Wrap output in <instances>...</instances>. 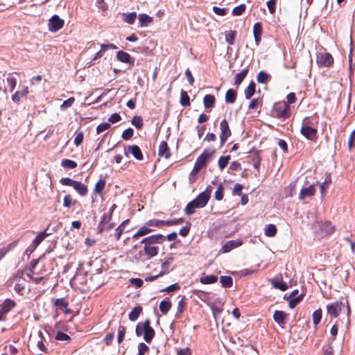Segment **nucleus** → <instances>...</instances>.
<instances>
[{"mask_svg": "<svg viewBox=\"0 0 355 355\" xmlns=\"http://www.w3.org/2000/svg\"><path fill=\"white\" fill-rule=\"evenodd\" d=\"M165 241V236L161 234L150 235L142 239L141 243L144 248L141 250L135 258L138 261H147L157 256L159 251L157 244H162Z\"/></svg>", "mask_w": 355, "mask_h": 355, "instance_id": "1", "label": "nucleus"}, {"mask_svg": "<svg viewBox=\"0 0 355 355\" xmlns=\"http://www.w3.org/2000/svg\"><path fill=\"white\" fill-rule=\"evenodd\" d=\"M211 193V188L207 187L203 192L199 193L195 199L187 205L184 209L185 214L191 216L195 213L196 209L205 207L210 199Z\"/></svg>", "mask_w": 355, "mask_h": 355, "instance_id": "2", "label": "nucleus"}, {"mask_svg": "<svg viewBox=\"0 0 355 355\" xmlns=\"http://www.w3.org/2000/svg\"><path fill=\"white\" fill-rule=\"evenodd\" d=\"M150 324V320L146 319L144 322H139L135 329L136 335L137 336H143L144 340L148 343H150L155 336V331Z\"/></svg>", "mask_w": 355, "mask_h": 355, "instance_id": "3", "label": "nucleus"}, {"mask_svg": "<svg viewBox=\"0 0 355 355\" xmlns=\"http://www.w3.org/2000/svg\"><path fill=\"white\" fill-rule=\"evenodd\" d=\"M270 116L278 119H287L291 116V106L285 101L277 102L271 109Z\"/></svg>", "mask_w": 355, "mask_h": 355, "instance_id": "4", "label": "nucleus"}, {"mask_svg": "<svg viewBox=\"0 0 355 355\" xmlns=\"http://www.w3.org/2000/svg\"><path fill=\"white\" fill-rule=\"evenodd\" d=\"M60 182L64 186L72 187L80 196H85L88 193L87 186L81 182L73 180L69 178H62Z\"/></svg>", "mask_w": 355, "mask_h": 355, "instance_id": "5", "label": "nucleus"}, {"mask_svg": "<svg viewBox=\"0 0 355 355\" xmlns=\"http://www.w3.org/2000/svg\"><path fill=\"white\" fill-rule=\"evenodd\" d=\"M311 122L309 117L303 119L300 132L302 135L309 140H314L316 138L318 130L311 127Z\"/></svg>", "mask_w": 355, "mask_h": 355, "instance_id": "6", "label": "nucleus"}, {"mask_svg": "<svg viewBox=\"0 0 355 355\" xmlns=\"http://www.w3.org/2000/svg\"><path fill=\"white\" fill-rule=\"evenodd\" d=\"M215 152L216 150L214 148H209L205 149L203 153L197 158L195 164L202 168L207 165Z\"/></svg>", "mask_w": 355, "mask_h": 355, "instance_id": "7", "label": "nucleus"}, {"mask_svg": "<svg viewBox=\"0 0 355 355\" xmlns=\"http://www.w3.org/2000/svg\"><path fill=\"white\" fill-rule=\"evenodd\" d=\"M316 62L319 67H330L334 64V58L328 52L319 53L316 56Z\"/></svg>", "mask_w": 355, "mask_h": 355, "instance_id": "8", "label": "nucleus"}, {"mask_svg": "<svg viewBox=\"0 0 355 355\" xmlns=\"http://www.w3.org/2000/svg\"><path fill=\"white\" fill-rule=\"evenodd\" d=\"M345 308V304L340 301H336L327 306V314L331 318H337L342 309Z\"/></svg>", "mask_w": 355, "mask_h": 355, "instance_id": "9", "label": "nucleus"}, {"mask_svg": "<svg viewBox=\"0 0 355 355\" xmlns=\"http://www.w3.org/2000/svg\"><path fill=\"white\" fill-rule=\"evenodd\" d=\"M220 146H223L226 142L227 138L232 135V131L230 128L229 123L226 119H223L220 121Z\"/></svg>", "mask_w": 355, "mask_h": 355, "instance_id": "10", "label": "nucleus"}, {"mask_svg": "<svg viewBox=\"0 0 355 355\" xmlns=\"http://www.w3.org/2000/svg\"><path fill=\"white\" fill-rule=\"evenodd\" d=\"M111 218H112V212H110V215L103 214L101 216V221L98 226L99 232H103V231L110 230L114 227V223L110 222L111 220Z\"/></svg>", "mask_w": 355, "mask_h": 355, "instance_id": "11", "label": "nucleus"}, {"mask_svg": "<svg viewBox=\"0 0 355 355\" xmlns=\"http://www.w3.org/2000/svg\"><path fill=\"white\" fill-rule=\"evenodd\" d=\"M64 26V20L58 15H55L51 17L49 22V29L52 32H56L60 30Z\"/></svg>", "mask_w": 355, "mask_h": 355, "instance_id": "12", "label": "nucleus"}, {"mask_svg": "<svg viewBox=\"0 0 355 355\" xmlns=\"http://www.w3.org/2000/svg\"><path fill=\"white\" fill-rule=\"evenodd\" d=\"M242 244L243 241L241 239L228 241L222 246L220 252L223 254L227 253Z\"/></svg>", "mask_w": 355, "mask_h": 355, "instance_id": "13", "label": "nucleus"}, {"mask_svg": "<svg viewBox=\"0 0 355 355\" xmlns=\"http://www.w3.org/2000/svg\"><path fill=\"white\" fill-rule=\"evenodd\" d=\"M315 188L314 184H311L308 187H304L300 190L299 199L304 200L306 198L313 196L315 193Z\"/></svg>", "mask_w": 355, "mask_h": 355, "instance_id": "14", "label": "nucleus"}, {"mask_svg": "<svg viewBox=\"0 0 355 355\" xmlns=\"http://www.w3.org/2000/svg\"><path fill=\"white\" fill-rule=\"evenodd\" d=\"M250 69V64H247L245 67L241 71V72L237 73L234 77V85L239 87L241 83L243 81L245 78L246 77Z\"/></svg>", "mask_w": 355, "mask_h": 355, "instance_id": "15", "label": "nucleus"}, {"mask_svg": "<svg viewBox=\"0 0 355 355\" xmlns=\"http://www.w3.org/2000/svg\"><path fill=\"white\" fill-rule=\"evenodd\" d=\"M158 155L165 159H168L171 157L170 148L165 141H161L159 145Z\"/></svg>", "mask_w": 355, "mask_h": 355, "instance_id": "16", "label": "nucleus"}, {"mask_svg": "<svg viewBox=\"0 0 355 355\" xmlns=\"http://www.w3.org/2000/svg\"><path fill=\"white\" fill-rule=\"evenodd\" d=\"M116 58L119 61L123 63L130 64L131 65L134 64V61L132 60L130 55L123 51H119L116 53Z\"/></svg>", "mask_w": 355, "mask_h": 355, "instance_id": "17", "label": "nucleus"}, {"mask_svg": "<svg viewBox=\"0 0 355 355\" xmlns=\"http://www.w3.org/2000/svg\"><path fill=\"white\" fill-rule=\"evenodd\" d=\"M128 151L137 160H142L144 158L143 153L140 148L137 145H130L128 147Z\"/></svg>", "mask_w": 355, "mask_h": 355, "instance_id": "18", "label": "nucleus"}, {"mask_svg": "<svg viewBox=\"0 0 355 355\" xmlns=\"http://www.w3.org/2000/svg\"><path fill=\"white\" fill-rule=\"evenodd\" d=\"M153 231H154V230L150 228V227L148 225H146V223H145L144 225L141 227L137 230V232L133 234L132 238L134 239H138L139 237L147 235V234H150V232H152Z\"/></svg>", "mask_w": 355, "mask_h": 355, "instance_id": "19", "label": "nucleus"}, {"mask_svg": "<svg viewBox=\"0 0 355 355\" xmlns=\"http://www.w3.org/2000/svg\"><path fill=\"white\" fill-rule=\"evenodd\" d=\"M51 234L52 232H49V226H48L43 232L37 234V236L34 239L33 244L35 246H37L46 237L51 235Z\"/></svg>", "mask_w": 355, "mask_h": 355, "instance_id": "20", "label": "nucleus"}, {"mask_svg": "<svg viewBox=\"0 0 355 355\" xmlns=\"http://www.w3.org/2000/svg\"><path fill=\"white\" fill-rule=\"evenodd\" d=\"M286 313L283 311H275L273 314L274 320L280 326L286 324Z\"/></svg>", "mask_w": 355, "mask_h": 355, "instance_id": "21", "label": "nucleus"}, {"mask_svg": "<svg viewBox=\"0 0 355 355\" xmlns=\"http://www.w3.org/2000/svg\"><path fill=\"white\" fill-rule=\"evenodd\" d=\"M253 34L256 44L258 46L261 42L262 35V26L261 23H255L253 26Z\"/></svg>", "mask_w": 355, "mask_h": 355, "instance_id": "22", "label": "nucleus"}, {"mask_svg": "<svg viewBox=\"0 0 355 355\" xmlns=\"http://www.w3.org/2000/svg\"><path fill=\"white\" fill-rule=\"evenodd\" d=\"M16 302L11 299L5 300L3 303L0 305V308L3 310V312L6 314L9 313L15 306Z\"/></svg>", "mask_w": 355, "mask_h": 355, "instance_id": "23", "label": "nucleus"}, {"mask_svg": "<svg viewBox=\"0 0 355 355\" xmlns=\"http://www.w3.org/2000/svg\"><path fill=\"white\" fill-rule=\"evenodd\" d=\"M54 305L62 310L65 313L71 312L70 310L67 309L69 302L66 300L65 298L62 297L56 299L54 302Z\"/></svg>", "mask_w": 355, "mask_h": 355, "instance_id": "24", "label": "nucleus"}, {"mask_svg": "<svg viewBox=\"0 0 355 355\" xmlns=\"http://www.w3.org/2000/svg\"><path fill=\"white\" fill-rule=\"evenodd\" d=\"M304 297V294H300L297 297H286V295H284V299L288 302L289 307L294 309L301 301H302Z\"/></svg>", "mask_w": 355, "mask_h": 355, "instance_id": "25", "label": "nucleus"}, {"mask_svg": "<svg viewBox=\"0 0 355 355\" xmlns=\"http://www.w3.org/2000/svg\"><path fill=\"white\" fill-rule=\"evenodd\" d=\"M216 98L212 94H206L203 98V104L205 108H211L214 106Z\"/></svg>", "mask_w": 355, "mask_h": 355, "instance_id": "26", "label": "nucleus"}, {"mask_svg": "<svg viewBox=\"0 0 355 355\" xmlns=\"http://www.w3.org/2000/svg\"><path fill=\"white\" fill-rule=\"evenodd\" d=\"M250 157H251V159L252 162V165H253L254 168L257 171H259V167H260L261 160L260 155H259V152L257 150H255L254 152L252 153Z\"/></svg>", "mask_w": 355, "mask_h": 355, "instance_id": "27", "label": "nucleus"}, {"mask_svg": "<svg viewBox=\"0 0 355 355\" xmlns=\"http://www.w3.org/2000/svg\"><path fill=\"white\" fill-rule=\"evenodd\" d=\"M130 222L129 219H126L123 221L116 229L114 234V238L116 241H119L121 238V234H123L125 225L128 224Z\"/></svg>", "mask_w": 355, "mask_h": 355, "instance_id": "28", "label": "nucleus"}, {"mask_svg": "<svg viewBox=\"0 0 355 355\" xmlns=\"http://www.w3.org/2000/svg\"><path fill=\"white\" fill-rule=\"evenodd\" d=\"M17 241H15L9 244H8L6 246L0 249V261L6 256V254L10 252V250H13L17 245Z\"/></svg>", "mask_w": 355, "mask_h": 355, "instance_id": "29", "label": "nucleus"}, {"mask_svg": "<svg viewBox=\"0 0 355 355\" xmlns=\"http://www.w3.org/2000/svg\"><path fill=\"white\" fill-rule=\"evenodd\" d=\"M237 94L233 89H229L225 93V102L227 103L232 104L236 100Z\"/></svg>", "mask_w": 355, "mask_h": 355, "instance_id": "30", "label": "nucleus"}, {"mask_svg": "<svg viewBox=\"0 0 355 355\" xmlns=\"http://www.w3.org/2000/svg\"><path fill=\"white\" fill-rule=\"evenodd\" d=\"M142 307L141 306H137L132 309L128 315L129 320L131 321H135L139 318V315L142 312Z\"/></svg>", "mask_w": 355, "mask_h": 355, "instance_id": "31", "label": "nucleus"}, {"mask_svg": "<svg viewBox=\"0 0 355 355\" xmlns=\"http://www.w3.org/2000/svg\"><path fill=\"white\" fill-rule=\"evenodd\" d=\"M106 180L103 178H101L94 186V192L100 196L102 195L103 191L105 189Z\"/></svg>", "mask_w": 355, "mask_h": 355, "instance_id": "32", "label": "nucleus"}, {"mask_svg": "<svg viewBox=\"0 0 355 355\" xmlns=\"http://www.w3.org/2000/svg\"><path fill=\"white\" fill-rule=\"evenodd\" d=\"M172 306V303L168 299L162 300L159 303V310L162 314L166 315Z\"/></svg>", "mask_w": 355, "mask_h": 355, "instance_id": "33", "label": "nucleus"}, {"mask_svg": "<svg viewBox=\"0 0 355 355\" xmlns=\"http://www.w3.org/2000/svg\"><path fill=\"white\" fill-rule=\"evenodd\" d=\"M256 84L254 81H251L247 88L245 89L244 94L246 99H250L255 93Z\"/></svg>", "mask_w": 355, "mask_h": 355, "instance_id": "34", "label": "nucleus"}, {"mask_svg": "<svg viewBox=\"0 0 355 355\" xmlns=\"http://www.w3.org/2000/svg\"><path fill=\"white\" fill-rule=\"evenodd\" d=\"M277 227L273 224L268 225L264 230L265 235L268 237L275 236L277 234Z\"/></svg>", "mask_w": 355, "mask_h": 355, "instance_id": "35", "label": "nucleus"}, {"mask_svg": "<svg viewBox=\"0 0 355 355\" xmlns=\"http://www.w3.org/2000/svg\"><path fill=\"white\" fill-rule=\"evenodd\" d=\"M218 280V277L213 275H207L205 277H202L200 279V283L203 284H210L216 282Z\"/></svg>", "mask_w": 355, "mask_h": 355, "instance_id": "36", "label": "nucleus"}, {"mask_svg": "<svg viewBox=\"0 0 355 355\" xmlns=\"http://www.w3.org/2000/svg\"><path fill=\"white\" fill-rule=\"evenodd\" d=\"M236 36V31L234 30L225 32V40L230 45H233L234 44Z\"/></svg>", "mask_w": 355, "mask_h": 355, "instance_id": "37", "label": "nucleus"}, {"mask_svg": "<svg viewBox=\"0 0 355 355\" xmlns=\"http://www.w3.org/2000/svg\"><path fill=\"white\" fill-rule=\"evenodd\" d=\"M220 282L224 288H230L233 285V279L230 276H220Z\"/></svg>", "mask_w": 355, "mask_h": 355, "instance_id": "38", "label": "nucleus"}, {"mask_svg": "<svg viewBox=\"0 0 355 355\" xmlns=\"http://www.w3.org/2000/svg\"><path fill=\"white\" fill-rule=\"evenodd\" d=\"M180 104L183 107H187L191 105L190 98L187 92L182 90L180 93Z\"/></svg>", "mask_w": 355, "mask_h": 355, "instance_id": "39", "label": "nucleus"}, {"mask_svg": "<svg viewBox=\"0 0 355 355\" xmlns=\"http://www.w3.org/2000/svg\"><path fill=\"white\" fill-rule=\"evenodd\" d=\"M123 21L128 24H133L136 18H137V13L135 12H130V13H123Z\"/></svg>", "mask_w": 355, "mask_h": 355, "instance_id": "40", "label": "nucleus"}, {"mask_svg": "<svg viewBox=\"0 0 355 355\" xmlns=\"http://www.w3.org/2000/svg\"><path fill=\"white\" fill-rule=\"evenodd\" d=\"M139 20L141 26H146L153 21V18L146 14H140L139 15Z\"/></svg>", "mask_w": 355, "mask_h": 355, "instance_id": "41", "label": "nucleus"}, {"mask_svg": "<svg viewBox=\"0 0 355 355\" xmlns=\"http://www.w3.org/2000/svg\"><path fill=\"white\" fill-rule=\"evenodd\" d=\"M39 339L37 342V346L43 352H46L47 349L44 344V337L42 331H38Z\"/></svg>", "mask_w": 355, "mask_h": 355, "instance_id": "42", "label": "nucleus"}, {"mask_svg": "<svg viewBox=\"0 0 355 355\" xmlns=\"http://www.w3.org/2000/svg\"><path fill=\"white\" fill-rule=\"evenodd\" d=\"M61 166L66 168L73 169L77 166V163L71 159H64L61 162Z\"/></svg>", "mask_w": 355, "mask_h": 355, "instance_id": "43", "label": "nucleus"}, {"mask_svg": "<svg viewBox=\"0 0 355 355\" xmlns=\"http://www.w3.org/2000/svg\"><path fill=\"white\" fill-rule=\"evenodd\" d=\"M230 160V155L221 156L218 162V167L220 170H223L228 164Z\"/></svg>", "mask_w": 355, "mask_h": 355, "instance_id": "44", "label": "nucleus"}, {"mask_svg": "<svg viewBox=\"0 0 355 355\" xmlns=\"http://www.w3.org/2000/svg\"><path fill=\"white\" fill-rule=\"evenodd\" d=\"M270 78V75H268L266 72L263 71H261L259 72L257 80L259 83H266Z\"/></svg>", "mask_w": 355, "mask_h": 355, "instance_id": "45", "label": "nucleus"}, {"mask_svg": "<svg viewBox=\"0 0 355 355\" xmlns=\"http://www.w3.org/2000/svg\"><path fill=\"white\" fill-rule=\"evenodd\" d=\"M272 284L275 288L279 289L282 291H284L288 288L287 284L283 281L273 280Z\"/></svg>", "mask_w": 355, "mask_h": 355, "instance_id": "46", "label": "nucleus"}, {"mask_svg": "<svg viewBox=\"0 0 355 355\" xmlns=\"http://www.w3.org/2000/svg\"><path fill=\"white\" fill-rule=\"evenodd\" d=\"M76 202H77V201L76 200H73L70 195H66L64 197L63 206L64 207L69 208V207L75 205Z\"/></svg>", "mask_w": 355, "mask_h": 355, "instance_id": "47", "label": "nucleus"}, {"mask_svg": "<svg viewBox=\"0 0 355 355\" xmlns=\"http://www.w3.org/2000/svg\"><path fill=\"white\" fill-rule=\"evenodd\" d=\"M322 319V310L321 309L315 310L313 313V322L316 327Z\"/></svg>", "mask_w": 355, "mask_h": 355, "instance_id": "48", "label": "nucleus"}, {"mask_svg": "<svg viewBox=\"0 0 355 355\" xmlns=\"http://www.w3.org/2000/svg\"><path fill=\"white\" fill-rule=\"evenodd\" d=\"M146 225H148L149 227H163V220H159V219H151L146 222Z\"/></svg>", "mask_w": 355, "mask_h": 355, "instance_id": "49", "label": "nucleus"}, {"mask_svg": "<svg viewBox=\"0 0 355 355\" xmlns=\"http://www.w3.org/2000/svg\"><path fill=\"white\" fill-rule=\"evenodd\" d=\"M132 124L137 129H141L144 125L143 119L139 116H135L131 121Z\"/></svg>", "mask_w": 355, "mask_h": 355, "instance_id": "50", "label": "nucleus"}, {"mask_svg": "<svg viewBox=\"0 0 355 355\" xmlns=\"http://www.w3.org/2000/svg\"><path fill=\"white\" fill-rule=\"evenodd\" d=\"M246 6L245 4H240L236 6L232 12V14L234 16L241 15L245 10Z\"/></svg>", "mask_w": 355, "mask_h": 355, "instance_id": "51", "label": "nucleus"}, {"mask_svg": "<svg viewBox=\"0 0 355 355\" xmlns=\"http://www.w3.org/2000/svg\"><path fill=\"white\" fill-rule=\"evenodd\" d=\"M262 105V101L259 98H254L252 99L249 105L248 109L249 110H257L259 107H261Z\"/></svg>", "mask_w": 355, "mask_h": 355, "instance_id": "52", "label": "nucleus"}, {"mask_svg": "<svg viewBox=\"0 0 355 355\" xmlns=\"http://www.w3.org/2000/svg\"><path fill=\"white\" fill-rule=\"evenodd\" d=\"M133 129L132 128H128L123 132L121 137L123 140L128 141L133 137Z\"/></svg>", "mask_w": 355, "mask_h": 355, "instance_id": "53", "label": "nucleus"}, {"mask_svg": "<svg viewBox=\"0 0 355 355\" xmlns=\"http://www.w3.org/2000/svg\"><path fill=\"white\" fill-rule=\"evenodd\" d=\"M171 265V261L169 260L165 261L162 264L161 272L158 274V276H163L164 275L168 273L169 272V266Z\"/></svg>", "mask_w": 355, "mask_h": 355, "instance_id": "54", "label": "nucleus"}, {"mask_svg": "<svg viewBox=\"0 0 355 355\" xmlns=\"http://www.w3.org/2000/svg\"><path fill=\"white\" fill-rule=\"evenodd\" d=\"M126 332V328L124 326H119V330H118V337H117V341L118 343L120 344L124 339L125 334Z\"/></svg>", "mask_w": 355, "mask_h": 355, "instance_id": "55", "label": "nucleus"}, {"mask_svg": "<svg viewBox=\"0 0 355 355\" xmlns=\"http://www.w3.org/2000/svg\"><path fill=\"white\" fill-rule=\"evenodd\" d=\"M322 229L327 234H331L335 230V227L332 225L331 222H325L322 225Z\"/></svg>", "mask_w": 355, "mask_h": 355, "instance_id": "56", "label": "nucleus"}, {"mask_svg": "<svg viewBox=\"0 0 355 355\" xmlns=\"http://www.w3.org/2000/svg\"><path fill=\"white\" fill-rule=\"evenodd\" d=\"M55 338V340L60 341H69L71 340V338L69 335L62 331H58Z\"/></svg>", "mask_w": 355, "mask_h": 355, "instance_id": "57", "label": "nucleus"}, {"mask_svg": "<svg viewBox=\"0 0 355 355\" xmlns=\"http://www.w3.org/2000/svg\"><path fill=\"white\" fill-rule=\"evenodd\" d=\"M110 123L108 122L101 123L96 127V133L100 134L102 132L108 130L109 128H110Z\"/></svg>", "mask_w": 355, "mask_h": 355, "instance_id": "58", "label": "nucleus"}, {"mask_svg": "<svg viewBox=\"0 0 355 355\" xmlns=\"http://www.w3.org/2000/svg\"><path fill=\"white\" fill-rule=\"evenodd\" d=\"M223 190L224 187L222 184H219L216 192H215V199L216 200H221L223 198Z\"/></svg>", "mask_w": 355, "mask_h": 355, "instance_id": "59", "label": "nucleus"}, {"mask_svg": "<svg viewBox=\"0 0 355 355\" xmlns=\"http://www.w3.org/2000/svg\"><path fill=\"white\" fill-rule=\"evenodd\" d=\"M6 81L10 87V92H12L17 85V79L15 77L8 76Z\"/></svg>", "mask_w": 355, "mask_h": 355, "instance_id": "60", "label": "nucleus"}, {"mask_svg": "<svg viewBox=\"0 0 355 355\" xmlns=\"http://www.w3.org/2000/svg\"><path fill=\"white\" fill-rule=\"evenodd\" d=\"M277 0H269L267 2V6L270 14L273 15L276 10Z\"/></svg>", "mask_w": 355, "mask_h": 355, "instance_id": "61", "label": "nucleus"}, {"mask_svg": "<svg viewBox=\"0 0 355 355\" xmlns=\"http://www.w3.org/2000/svg\"><path fill=\"white\" fill-rule=\"evenodd\" d=\"M83 141V133L82 132H77L76 134L73 143L76 146H80Z\"/></svg>", "mask_w": 355, "mask_h": 355, "instance_id": "62", "label": "nucleus"}, {"mask_svg": "<svg viewBox=\"0 0 355 355\" xmlns=\"http://www.w3.org/2000/svg\"><path fill=\"white\" fill-rule=\"evenodd\" d=\"M121 120V116L118 113L112 114L108 119V123H116Z\"/></svg>", "mask_w": 355, "mask_h": 355, "instance_id": "63", "label": "nucleus"}, {"mask_svg": "<svg viewBox=\"0 0 355 355\" xmlns=\"http://www.w3.org/2000/svg\"><path fill=\"white\" fill-rule=\"evenodd\" d=\"M355 140V129L351 132L348 140V148L351 150L354 147V142Z\"/></svg>", "mask_w": 355, "mask_h": 355, "instance_id": "64", "label": "nucleus"}]
</instances>
